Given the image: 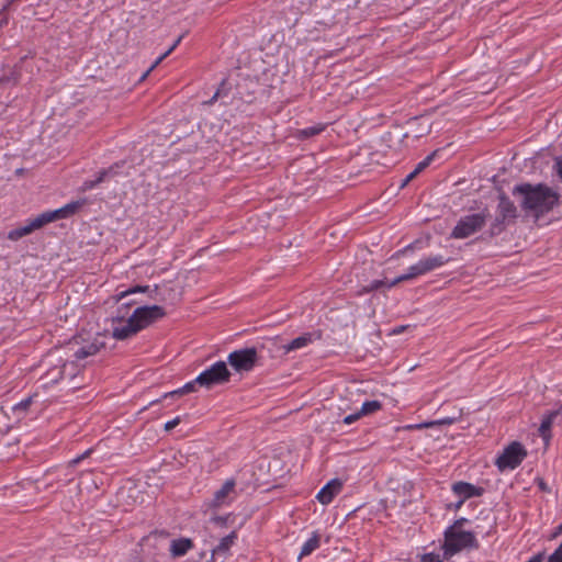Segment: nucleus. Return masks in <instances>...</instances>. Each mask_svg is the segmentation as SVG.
<instances>
[{
    "label": "nucleus",
    "mask_w": 562,
    "mask_h": 562,
    "mask_svg": "<svg viewBox=\"0 0 562 562\" xmlns=\"http://www.w3.org/2000/svg\"><path fill=\"white\" fill-rule=\"evenodd\" d=\"M312 342V334H304L300 337L294 338L288 345L284 346L286 352L301 349Z\"/></svg>",
    "instance_id": "obj_25"
},
{
    "label": "nucleus",
    "mask_w": 562,
    "mask_h": 562,
    "mask_svg": "<svg viewBox=\"0 0 562 562\" xmlns=\"http://www.w3.org/2000/svg\"><path fill=\"white\" fill-rule=\"evenodd\" d=\"M166 315L164 307L159 305L139 306L132 313V323L139 326V330L146 328Z\"/></svg>",
    "instance_id": "obj_8"
},
{
    "label": "nucleus",
    "mask_w": 562,
    "mask_h": 562,
    "mask_svg": "<svg viewBox=\"0 0 562 562\" xmlns=\"http://www.w3.org/2000/svg\"><path fill=\"white\" fill-rule=\"evenodd\" d=\"M236 538L237 536L235 531H232L229 535L222 538L220 543L212 552V560L216 562L217 559H221L220 562H224L226 554Z\"/></svg>",
    "instance_id": "obj_12"
},
{
    "label": "nucleus",
    "mask_w": 562,
    "mask_h": 562,
    "mask_svg": "<svg viewBox=\"0 0 562 562\" xmlns=\"http://www.w3.org/2000/svg\"><path fill=\"white\" fill-rule=\"evenodd\" d=\"M319 547V536L314 533L303 546L300 552V558L311 554Z\"/></svg>",
    "instance_id": "obj_29"
},
{
    "label": "nucleus",
    "mask_w": 562,
    "mask_h": 562,
    "mask_svg": "<svg viewBox=\"0 0 562 562\" xmlns=\"http://www.w3.org/2000/svg\"><path fill=\"white\" fill-rule=\"evenodd\" d=\"M180 422H181L180 416L175 417L173 419H171L165 424V430L169 431V430L173 429L176 426H178L180 424Z\"/></svg>",
    "instance_id": "obj_40"
},
{
    "label": "nucleus",
    "mask_w": 562,
    "mask_h": 562,
    "mask_svg": "<svg viewBox=\"0 0 562 562\" xmlns=\"http://www.w3.org/2000/svg\"><path fill=\"white\" fill-rule=\"evenodd\" d=\"M465 548H479V542L474 533L471 531L447 528L445 531V543L442 547L443 557L448 559Z\"/></svg>",
    "instance_id": "obj_3"
},
{
    "label": "nucleus",
    "mask_w": 562,
    "mask_h": 562,
    "mask_svg": "<svg viewBox=\"0 0 562 562\" xmlns=\"http://www.w3.org/2000/svg\"><path fill=\"white\" fill-rule=\"evenodd\" d=\"M123 164H124L123 161L122 162H116V164L110 166L109 168L100 170L98 173L100 175V177L103 178V181H104L106 178H111V177L116 176L117 175L116 169L122 167Z\"/></svg>",
    "instance_id": "obj_33"
},
{
    "label": "nucleus",
    "mask_w": 562,
    "mask_h": 562,
    "mask_svg": "<svg viewBox=\"0 0 562 562\" xmlns=\"http://www.w3.org/2000/svg\"><path fill=\"white\" fill-rule=\"evenodd\" d=\"M324 130H325V125L324 124H317V125H314V126H310V127H306V128L299 130L297 131V136L300 138H302V139H305V138H310V137H313L315 135H318Z\"/></svg>",
    "instance_id": "obj_30"
},
{
    "label": "nucleus",
    "mask_w": 562,
    "mask_h": 562,
    "mask_svg": "<svg viewBox=\"0 0 562 562\" xmlns=\"http://www.w3.org/2000/svg\"><path fill=\"white\" fill-rule=\"evenodd\" d=\"M89 453V451H86L83 454H81L80 457L76 458L74 460V463H78L80 460H82L87 454Z\"/></svg>",
    "instance_id": "obj_49"
},
{
    "label": "nucleus",
    "mask_w": 562,
    "mask_h": 562,
    "mask_svg": "<svg viewBox=\"0 0 562 562\" xmlns=\"http://www.w3.org/2000/svg\"><path fill=\"white\" fill-rule=\"evenodd\" d=\"M342 483L338 479L329 481L325 486L317 493L316 498L323 505L331 503L334 497L340 493Z\"/></svg>",
    "instance_id": "obj_9"
},
{
    "label": "nucleus",
    "mask_w": 562,
    "mask_h": 562,
    "mask_svg": "<svg viewBox=\"0 0 562 562\" xmlns=\"http://www.w3.org/2000/svg\"><path fill=\"white\" fill-rule=\"evenodd\" d=\"M487 211L462 216L453 227L450 237L454 239H464L481 231L486 223Z\"/></svg>",
    "instance_id": "obj_4"
},
{
    "label": "nucleus",
    "mask_w": 562,
    "mask_h": 562,
    "mask_svg": "<svg viewBox=\"0 0 562 562\" xmlns=\"http://www.w3.org/2000/svg\"><path fill=\"white\" fill-rule=\"evenodd\" d=\"M196 384H199V383L196 382V378H195L193 381H190V382L186 383L183 386H181V387H179L177 390H173L171 392L165 393L162 395V398L167 400L169 397L182 396L184 394H189L191 392H194Z\"/></svg>",
    "instance_id": "obj_24"
},
{
    "label": "nucleus",
    "mask_w": 562,
    "mask_h": 562,
    "mask_svg": "<svg viewBox=\"0 0 562 562\" xmlns=\"http://www.w3.org/2000/svg\"><path fill=\"white\" fill-rule=\"evenodd\" d=\"M555 169H557L558 176L562 180V156L555 159Z\"/></svg>",
    "instance_id": "obj_44"
},
{
    "label": "nucleus",
    "mask_w": 562,
    "mask_h": 562,
    "mask_svg": "<svg viewBox=\"0 0 562 562\" xmlns=\"http://www.w3.org/2000/svg\"><path fill=\"white\" fill-rule=\"evenodd\" d=\"M235 482L233 480H227L220 490L214 493L212 501L209 503V506L212 508L220 507L227 503V498L231 493L234 492Z\"/></svg>",
    "instance_id": "obj_11"
},
{
    "label": "nucleus",
    "mask_w": 562,
    "mask_h": 562,
    "mask_svg": "<svg viewBox=\"0 0 562 562\" xmlns=\"http://www.w3.org/2000/svg\"><path fill=\"white\" fill-rule=\"evenodd\" d=\"M257 362V351L256 349L248 347V371L256 364Z\"/></svg>",
    "instance_id": "obj_38"
},
{
    "label": "nucleus",
    "mask_w": 562,
    "mask_h": 562,
    "mask_svg": "<svg viewBox=\"0 0 562 562\" xmlns=\"http://www.w3.org/2000/svg\"><path fill=\"white\" fill-rule=\"evenodd\" d=\"M463 503H464V499L460 498V499L454 504L453 508H454V509H459V508L462 506V504H463Z\"/></svg>",
    "instance_id": "obj_48"
},
{
    "label": "nucleus",
    "mask_w": 562,
    "mask_h": 562,
    "mask_svg": "<svg viewBox=\"0 0 562 562\" xmlns=\"http://www.w3.org/2000/svg\"><path fill=\"white\" fill-rule=\"evenodd\" d=\"M409 327H411V325L396 326L391 330L390 335H400V334L404 333L406 329H408Z\"/></svg>",
    "instance_id": "obj_42"
},
{
    "label": "nucleus",
    "mask_w": 562,
    "mask_h": 562,
    "mask_svg": "<svg viewBox=\"0 0 562 562\" xmlns=\"http://www.w3.org/2000/svg\"><path fill=\"white\" fill-rule=\"evenodd\" d=\"M36 394L29 395L27 397L21 400L19 403L14 404L11 409L18 419L25 416L30 406L33 404Z\"/></svg>",
    "instance_id": "obj_21"
},
{
    "label": "nucleus",
    "mask_w": 562,
    "mask_h": 562,
    "mask_svg": "<svg viewBox=\"0 0 562 562\" xmlns=\"http://www.w3.org/2000/svg\"><path fill=\"white\" fill-rule=\"evenodd\" d=\"M547 562H562V541L555 551L548 558Z\"/></svg>",
    "instance_id": "obj_37"
},
{
    "label": "nucleus",
    "mask_w": 562,
    "mask_h": 562,
    "mask_svg": "<svg viewBox=\"0 0 562 562\" xmlns=\"http://www.w3.org/2000/svg\"><path fill=\"white\" fill-rule=\"evenodd\" d=\"M422 274H425L424 273V270L422 268V265H420V261H418L416 265H413L408 268V271L407 273H404L397 278H395L393 281H391L387 285V288H392L394 285H396L397 283L402 282V281H407V280H411V279H414L418 276H422Z\"/></svg>",
    "instance_id": "obj_19"
},
{
    "label": "nucleus",
    "mask_w": 562,
    "mask_h": 562,
    "mask_svg": "<svg viewBox=\"0 0 562 562\" xmlns=\"http://www.w3.org/2000/svg\"><path fill=\"white\" fill-rule=\"evenodd\" d=\"M35 229H38L43 227L44 225L56 221V213L54 211H47L43 212L42 214L37 215L36 217L31 220Z\"/></svg>",
    "instance_id": "obj_26"
},
{
    "label": "nucleus",
    "mask_w": 562,
    "mask_h": 562,
    "mask_svg": "<svg viewBox=\"0 0 562 562\" xmlns=\"http://www.w3.org/2000/svg\"><path fill=\"white\" fill-rule=\"evenodd\" d=\"M183 35H180L173 44L167 49L161 56H159L156 61L142 75L139 81L145 80V78L149 75V72L158 65L160 64L181 42Z\"/></svg>",
    "instance_id": "obj_28"
},
{
    "label": "nucleus",
    "mask_w": 562,
    "mask_h": 562,
    "mask_svg": "<svg viewBox=\"0 0 562 562\" xmlns=\"http://www.w3.org/2000/svg\"><path fill=\"white\" fill-rule=\"evenodd\" d=\"M422 562H442L438 554L427 553L422 558Z\"/></svg>",
    "instance_id": "obj_39"
},
{
    "label": "nucleus",
    "mask_w": 562,
    "mask_h": 562,
    "mask_svg": "<svg viewBox=\"0 0 562 562\" xmlns=\"http://www.w3.org/2000/svg\"><path fill=\"white\" fill-rule=\"evenodd\" d=\"M419 261H420L422 268L424 270V273H427L429 271H432L437 268L442 267L445 263L448 262V259L441 255H436V256H431V257L425 258Z\"/></svg>",
    "instance_id": "obj_20"
},
{
    "label": "nucleus",
    "mask_w": 562,
    "mask_h": 562,
    "mask_svg": "<svg viewBox=\"0 0 562 562\" xmlns=\"http://www.w3.org/2000/svg\"><path fill=\"white\" fill-rule=\"evenodd\" d=\"M227 361L232 370L239 374L240 380L241 373L246 371V347L231 352L228 355Z\"/></svg>",
    "instance_id": "obj_13"
},
{
    "label": "nucleus",
    "mask_w": 562,
    "mask_h": 562,
    "mask_svg": "<svg viewBox=\"0 0 562 562\" xmlns=\"http://www.w3.org/2000/svg\"><path fill=\"white\" fill-rule=\"evenodd\" d=\"M235 375L224 361H217L210 368L202 371L196 376V382L200 386L211 389L215 385H221L231 380V376Z\"/></svg>",
    "instance_id": "obj_5"
},
{
    "label": "nucleus",
    "mask_w": 562,
    "mask_h": 562,
    "mask_svg": "<svg viewBox=\"0 0 562 562\" xmlns=\"http://www.w3.org/2000/svg\"><path fill=\"white\" fill-rule=\"evenodd\" d=\"M452 491L454 494L460 496L462 499H468L475 496H482L484 493V488L481 486H475L468 482H457L452 485Z\"/></svg>",
    "instance_id": "obj_10"
},
{
    "label": "nucleus",
    "mask_w": 562,
    "mask_h": 562,
    "mask_svg": "<svg viewBox=\"0 0 562 562\" xmlns=\"http://www.w3.org/2000/svg\"><path fill=\"white\" fill-rule=\"evenodd\" d=\"M218 95H220V90H217L210 100L205 101L204 104H207V105L213 104L217 100Z\"/></svg>",
    "instance_id": "obj_47"
},
{
    "label": "nucleus",
    "mask_w": 562,
    "mask_h": 562,
    "mask_svg": "<svg viewBox=\"0 0 562 562\" xmlns=\"http://www.w3.org/2000/svg\"><path fill=\"white\" fill-rule=\"evenodd\" d=\"M560 535H562V522L554 529L550 539H555Z\"/></svg>",
    "instance_id": "obj_46"
},
{
    "label": "nucleus",
    "mask_w": 562,
    "mask_h": 562,
    "mask_svg": "<svg viewBox=\"0 0 562 562\" xmlns=\"http://www.w3.org/2000/svg\"><path fill=\"white\" fill-rule=\"evenodd\" d=\"M417 176V173H415V171L413 170L411 173H408L406 176V178L403 180L402 182V186L401 187H405L409 181H412L415 177Z\"/></svg>",
    "instance_id": "obj_45"
},
{
    "label": "nucleus",
    "mask_w": 562,
    "mask_h": 562,
    "mask_svg": "<svg viewBox=\"0 0 562 562\" xmlns=\"http://www.w3.org/2000/svg\"><path fill=\"white\" fill-rule=\"evenodd\" d=\"M149 291V286L148 285H135V286H132L125 291H122L120 293H117L115 296H116V302H120L122 300H124L125 297H127L128 295L131 294H135V293H144V292H147Z\"/></svg>",
    "instance_id": "obj_31"
},
{
    "label": "nucleus",
    "mask_w": 562,
    "mask_h": 562,
    "mask_svg": "<svg viewBox=\"0 0 562 562\" xmlns=\"http://www.w3.org/2000/svg\"><path fill=\"white\" fill-rule=\"evenodd\" d=\"M560 412H562V406L559 409L553 411L544 416L540 424L539 434L546 442H548L551 438V427L554 418L560 414Z\"/></svg>",
    "instance_id": "obj_16"
},
{
    "label": "nucleus",
    "mask_w": 562,
    "mask_h": 562,
    "mask_svg": "<svg viewBox=\"0 0 562 562\" xmlns=\"http://www.w3.org/2000/svg\"><path fill=\"white\" fill-rule=\"evenodd\" d=\"M468 522V519L467 518H460V519H457L453 525H451L449 528H453L456 530H461V527Z\"/></svg>",
    "instance_id": "obj_43"
},
{
    "label": "nucleus",
    "mask_w": 562,
    "mask_h": 562,
    "mask_svg": "<svg viewBox=\"0 0 562 562\" xmlns=\"http://www.w3.org/2000/svg\"><path fill=\"white\" fill-rule=\"evenodd\" d=\"M384 285L387 286L389 283L386 284L385 281H383V280H374L368 286H364L360 293L372 292V291L381 289Z\"/></svg>",
    "instance_id": "obj_36"
},
{
    "label": "nucleus",
    "mask_w": 562,
    "mask_h": 562,
    "mask_svg": "<svg viewBox=\"0 0 562 562\" xmlns=\"http://www.w3.org/2000/svg\"><path fill=\"white\" fill-rule=\"evenodd\" d=\"M249 486L261 493L269 492L277 486L270 470V459L267 454H260L259 451H254L251 456Z\"/></svg>",
    "instance_id": "obj_2"
},
{
    "label": "nucleus",
    "mask_w": 562,
    "mask_h": 562,
    "mask_svg": "<svg viewBox=\"0 0 562 562\" xmlns=\"http://www.w3.org/2000/svg\"><path fill=\"white\" fill-rule=\"evenodd\" d=\"M513 194H518L522 198L521 207L524 210L532 211L536 214H544L551 211L559 201V194L542 183L536 186L530 183L515 186Z\"/></svg>",
    "instance_id": "obj_1"
},
{
    "label": "nucleus",
    "mask_w": 562,
    "mask_h": 562,
    "mask_svg": "<svg viewBox=\"0 0 562 562\" xmlns=\"http://www.w3.org/2000/svg\"><path fill=\"white\" fill-rule=\"evenodd\" d=\"M34 231H35V227H34L32 221L29 220L25 225L16 227L14 229H11L8 233V238L10 240H14L15 241V240H19L20 238L31 234Z\"/></svg>",
    "instance_id": "obj_23"
},
{
    "label": "nucleus",
    "mask_w": 562,
    "mask_h": 562,
    "mask_svg": "<svg viewBox=\"0 0 562 562\" xmlns=\"http://www.w3.org/2000/svg\"><path fill=\"white\" fill-rule=\"evenodd\" d=\"M35 229H38L43 227L44 225L56 221V213L54 211H47L43 212L42 214L37 215L36 217L31 220Z\"/></svg>",
    "instance_id": "obj_27"
},
{
    "label": "nucleus",
    "mask_w": 562,
    "mask_h": 562,
    "mask_svg": "<svg viewBox=\"0 0 562 562\" xmlns=\"http://www.w3.org/2000/svg\"><path fill=\"white\" fill-rule=\"evenodd\" d=\"M160 401H161V400L151 401V402H150V405L153 406V405H155V404L159 403Z\"/></svg>",
    "instance_id": "obj_52"
},
{
    "label": "nucleus",
    "mask_w": 562,
    "mask_h": 562,
    "mask_svg": "<svg viewBox=\"0 0 562 562\" xmlns=\"http://www.w3.org/2000/svg\"><path fill=\"white\" fill-rule=\"evenodd\" d=\"M213 520L216 521L217 524L223 522L222 517H214Z\"/></svg>",
    "instance_id": "obj_51"
},
{
    "label": "nucleus",
    "mask_w": 562,
    "mask_h": 562,
    "mask_svg": "<svg viewBox=\"0 0 562 562\" xmlns=\"http://www.w3.org/2000/svg\"><path fill=\"white\" fill-rule=\"evenodd\" d=\"M437 150L432 151L430 155H428L425 159H423L420 162L417 164L414 171L415 173L422 172L425 168H427L430 162L432 161L434 157L436 156Z\"/></svg>",
    "instance_id": "obj_34"
},
{
    "label": "nucleus",
    "mask_w": 562,
    "mask_h": 562,
    "mask_svg": "<svg viewBox=\"0 0 562 562\" xmlns=\"http://www.w3.org/2000/svg\"><path fill=\"white\" fill-rule=\"evenodd\" d=\"M527 457V450L519 441H513L504 448L495 461L499 471L514 470L518 468Z\"/></svg>",
    "instance_id": "obj_6"
},
{
    "label": "nucleus",
    "mask_w": 562,
    "mask_h": 562,
    "mask_svg": "<svg viewBox=\"0 0 562 562\" xmlns=\"http://www.w3.org/2000/svg\"><path fill=\"white\" fill-rule=\"evenodd\" d=\"M82 204V201H72L63 207L55 210L54 213H56V220L69 217L70 215L75 214Z\"/></svg>",
    "instance_id": "obj_22"
},
{
    "label": "nucleus",
    "mask_w": 562,
    "mask_h": 562,
    "mask_svg": "<svg viewBox=\"0 0 562 562\" xmlns=\"http://www.w3.org/2000/svg\"><path fill=\"white\" fill-rule=\"evenodd\" d=\"M193 547V543L188 538H180L172 540L170 546V552L172 557H183Z\"/></svg>",
    "instance_id": "obj_17"
},
{
    "label": "nucleus",
    "mask_w": 562,
    "mask_h": 562,
    "mask_svg": "<svg viewBox=\"0 0 562 562\" xmlns=\"http://www.w3.org/2000/svg\"><path fill=\"white\" fill-rule=\"evenodd\" d=\"M135 303H136V302H134V301H126V302H124V303H123V305H124V306H131V305H133V304H135Z\"/></svg>",
    "instance_id": "obj_50"
},
{
    "label": "nucleus",
    "mask_w": 562,
    "mask_h": 562,
    "mask_svg": "<svg viewBox=\"0 0 562 562\" xmlns=\"http://www.w3.org/2000/svg\"><path fill=\"white\" fill-rule=\"evenodd\" d=\"M138 331L139 326H136L135 323H132V317L130 316L125 325L113 328L112 335L117 340H124Z\"/></svg>",
    "instance_id": "obj_15"
},
{
    "label": "nucleus",
    "mask_w": 562,
    "mask_h": 562,
    "mask_svg": "<svg viewBox=\"0 0 562 562\" xmlns=\"http://www.w3.org/2000/svg\"><path fill=\"white\" fill-rule=\"evenodd\" d=\"M101 182H103V178L100 177V175L98 173L97 178L93 179V180H86L83 181L82 186H81V190L85 192V191H88V190H92L94 187H97L98 184H100Z\"/></svg>",
    "instance_id": "obj_35"
},
{
    "label": "nucleus",
    "mask_w": 562,
    "mask_h": 562,
    "mask_svg": "<svg viewBox=\"0 0 562 562\" xmlns=\"http://www.w3.org/2000/svg\"><path fill=\"white\" fill-rule=\"evenodd\" d=\"M105 347L104 341H100L99 339H94L93 341L78 348L74 357L76 360H83L90 356L97 355L101 349Z\"/></svg>",
    "instance_id": "obj_14"
},
{
    "label": "nucleus",
    "mask_w": 562,
    "mask_h": 562,
    "mask_svg": "<svg viewBox=\"0 0 562 562\" xmlns=\"http://www.w3.org/2000/svg\"><path fill=\"white\" fill-rule=\"evenodd\" d=\"M497 216L494 223L491 225V234H499L504 229V225L514 221L517 217V207L509 200V198L501 192L498 195Z\"/></svg>",
    "instance_id": "obj_7"
},
{
    "label": "nucleus",
    "mask_w": 562,
    "mask_h": 562,
    "mask_svg": "<svg viewBox=\"0 0 562 562\" xmlns=\"http://www.w3.org/2000/svg\"><path fill=\"white\" fill-rule=\"evenodd\" d=\"M361 416H362V414H360V411H359L355 414H350V415L346 416L344 418V423L347 425H350V424L355 423L356 420H358Z\"/></svg>",
    "instance_id": "obj_41"
},
{
    "label": "nucleus",
    "mask_w": 562,
    "mask_h": 562,
    "mask_svg": "<svg viewBox=\"0 0 562 562\" xmlns=\"http://www.w3.org/2000/svg\"><path fill=\"white\" fill-rule=\"evenodd\" d=\"M461 416H462V409L460 408L457 411V413L453 416L443 417V418L432 420V422H426V423L417 425L416 427L422 429V428H431L435 426L452 425V424L459 422L461 419Z\"/></svg>",
    "instance_id": "obj_18"
},
{
    "label": "nucleus",
    "mask_w": 562,
    "mask_h": 562,
    "mask_svg": "<svg viewBox=\"0 0 562 562\" xmlns=\"http://www.w3.org/2000/svg\"><path fill=\"white\" fill-rule=\"evenodd\" d=\"M381 407L382 404L379 401H367L362 404L360 414H362V416L369 415L379 411Z\"/></svg>",
    "instance_id": "obj_32"
}]
</instances>
